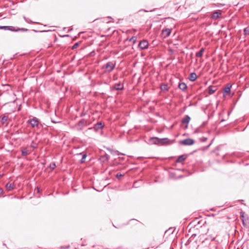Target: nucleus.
Wrapping results in <instances>:
<instances>
[{"mask_svg": "<svg viewBox=\"0 0 249 249\" xmlns=\"http://www.w3.org/2000/svg\"><path fill=\"white\" fill-rule=\"evenodd\" d=\"M115 67V63L113 62H108L104 66H103V68L105 69V71L106 72L109 73L114 69Z\"/></svg>", "mask_w": 249, "mask_h": 249, "instance_id": "nucleus-1", "label": "nucleus"}, {"mask_svg": "<svg viewBox=\"0 0 249 249\" xmlns=\"http://www.w3.org/2000/svg\"><path fill=\"white\" fill-rule=\"evenodd\" d=\"M87 121L85 119H82L77 124H75L73 127L78 131H81L83 127L87 125Z\"/></svg>", "mask_w": 249, "mask_h": 249, "instance_id": "nucleus-2", "label": "nucleus"}, {"mask_svg": "<svg viewBox=\"0 0 249 249\" xmlns=\"http://www.w3.org/2000/svg\"><path fill=\"white\" fill-rule=\"evenodd\" d=\"M153 142L156 144L163 145L168 142L169 140L168 138L160 139L157 137L153 138Z\"/></svg>", "mask_w": 249, "mask_h": 249, "instance_id": "nucleus-3", "label": "nucleus"}, {"mask_svg": "<svg viewBox=\"0 0 249 249\" xmlns=\"http://www.w3.org/2000/svg\"><path fill=\"white\" fill-rule=\"evenodd\" d=\"M231 85L230 84H228L224 89L223 96L224 97H226L227 96H229V97H231L232 94H231Z\"/></svg>", "mask_w": 249, "mask_h": 249, "instance_id": "nucleus-4", "label": "nucleus"}, {"mask_svg": "<svg viewBox=\"0 0 249 249\" xmlns=\"http://www.w3.org/2000/svg\"><path fill=\"white\" fill-rule=\"evenodd\" d=\"M149 43L146 40H142L141 41L138 45V47L140 50H144L148 47Z\"/></svg>", "mask_w": 249, "mask_h": 249, "instance_id": "nucleus-5", "label": "nucleus"}, {"mask_svg": "<svg viewBox=\"0 0 249 249\" xmlns=\"http://www.w3.org/2000/svg\"><path fill=\"white\" fill-rule=\"evenodd\" d=\"M28 123H29L32 127H37L39 124V121L36 118H34L32 119H30L28 121Z\"/></svg>", "mask_w": 249, "mask_h": 249, "instance_id": "nucleus-6", "label": "nucleus"}, {"mask_svg": "<svg viewBox=\"0 0 249 249\" xmlns=\"http://www.w3.org/2000/svg\"><path fill=\"white\" fill-rule=\"evenodd\" d=\"M194 143V141L190 138L186 139L180 142V144L184 145H191Z\"/></svg>", "mask_w": 249, "mask_h": 249, "instance_id": "nucleus-7", "label": "nucleus"}, {"mask_svg": "<svg viewBox=\"0 0 249 249\" xmlns=\"http://www.w3.org/2000/svg\"><path fill=\"white\" fill-rule=\"evenodd\" d=\"M8 30L13 31V32H18L19 31H22L24 32H26L28 31L27 29L25 28H17L16 29L15 27L12 26H8Z\"/></svg>", "mask_w": 249, "mask_h": 249, "instance_id": "nucleus-8", "label": "nucleus"}, {"mask_svg": "<svg viewBox=\"0 0 249 249\" xmlns=\"http://www.w3.org/2000/svg\"><path fill=\"white\" fill-rule=\"evenodd\" d=\"M171 32V29L166 28L162 30V33L164 37H167L170 36Z\"/></svg>", "mask_w": 249, "mask_h": 249, "instance_id": "nucleus-9", "label": "nucleus"}, {"mask_svg": "<svg viewBox=\"0 0 249 249\" xmlns=\"http://www.w3.org/2000/svg\"><path fill=\"white\" fill-rule=\"evenodd\" d=\"M190 120V117L188 115H186L182 120V123L186 124V126H187Z\"/></svg>", "mask_w": 249, "mask_h": 249, "instance_id": "nucleus-10", "label": "nucleus"}, {"mask_svg": "<svg viewBox=\"0 0 249 249\" xmlns=\"http://www.w3.org/2000/svg\"><path fill=\"white\" fill-rule=\"evenodd\" d=\"M114 88L117 90H122L124 89V85L121 83L115 84L114 86Z\"/></svg>", "mask_w": 249, "mask_h": 249, "instance_id": "nucleus-11", "label": "nucleus"}, {"mask_svg": "<svg viewBox=\"0 0 249 249\" xmlns=\"http://www.w3.org/2000/svg\"><path fill=\"white\" fill-rule=\"evenodd\" d=\"M217 90V88L215 86H210L208 89V93L209 94H213Z\"/></svg>", "mask_w": 249, "mask_h": 249, "instance_id": "nucleus-12", "label": "nucleus"}, {"mask_svg": "<svg viewBox=\"0 0 249 249\" xmlns=\"http://www.w3.org/2000/svg\"><path fill=\"white\" fill-rule=\"evenodd\" d=\"M14 184L11 183H7L5 185V188L7 191H10L14 189Z\"/></svg>", "mask_w": 249, "mask_h": 249, "instance_id": "nucleus-13", "label": "nucleus"}, {"mask_svg": "<svg viewBox=\"0 0 249 249\" xmlns=\"http://www.w3.org/2000/svg\"><path fill=\"white\" fill-rule=\"evenodd\" d=\"M104 126V125L102 123V122H98L94 126V128L96 130H99L102 129Z\"/></svg>", "mask_w": 249, "mask_h": 249, "instance_id": "nucleus-14", "label": "nucleus"}, {"mask_svg": "<svg viewBox=\"0 0 249 249\" xmlns=\"http://www.w3.org/2000/svg\"><path fill=\"white\" fill-rule=\"evenodd\" d=\"M197 78V75L196 73L193 72L191 73L189 77V79L191 81H195Z\"/></svg>", "mask_w": 249, "mask_h": 249, "instance_id": "nucleus-15", "label": "nucleus"}, {"mask_svg": "<svg viewBox=\"0 0 249 249\" xmlns=\"http://www.w3.org/2000/svg\"><path fill=\"white\" fill-rule=\"evenodd\" d=\"M186 159V156L184 155H180L178 156V158L176 162H181L184 161Z\"/></svg>", "mask_w": 249, "mask_h": 249, "instance_id": "nucleus-16", "label": "nucleus"}, {"mask_svg": "<svg viewBox=\"0 0 249 249\" xmlns=\"http://www.w3.org/2000/svg\"><path fill=\"white\" fill-rule=\"evenodd\" d=\"M187 85L185 83H180L178 85V88L183 91H184L187 89Z\"/></svg>", "mask_w": 249, "mask_h": 249, "instance_id": "nucleus-17", "label": "nucleus"}, {"mask_svg": "<svg viewBox=\"0 0 249 249\" xmlns=\"http://www.w3.org/2000/svg\"><path fill=\"white\" fill-rule=\"evenodd\" d=\"M211 230L208 231V233L210 234L209 235L210 236V239H211L212 240H214L217 236L216 232H214V234H211Z\"/></svg>", "mask_w": 249, "mask_h": 249, "instance_id": "nucleus-18", "label": "nucleus"}, {"mask_svg": "<svg viewBox=\"0 0 249 249\" xmlns=\"http://www.w3.org/2000/svg\"><path fill=\"white\" fill-rule=\"evenodd\" d=\"M8 119V116L4 115L1 117L0 122L2 124H4L7 121Z\"/></svg>", "mask_w": 249, "mask_h": 249, "instance_id": "nucleus-19", "label": "nucleus"}, {"mask_svg": "<svg viewBox=\"0 0 249 249\" xmlns=\"http://www.w3.org/2000/svg\"><path fill=\"white\" fill-rule=\"evenodd\" d=\"M204 51V49L203 48H201L198 52L196 53V56L197 57H201L202 56Z\"/></svg>", "mask_w": 249, "mask_h": 249, "instance_id": "nucleus-20", "label": "nucleus"}, {"mask_svg": "<svg viewBox=\"0 0 249 249\" xmlns=\"http://www.w3.org/2000/svg\"><path fill=\"white\" fill-rule=\"evenodd\" d=\"M160 88L161 90L162 91H167L168 90V87L167 84H163L161 85Z\"/></svg>", "mask_w": 249, "mask_h": 249, "instance_id": "nucleus-21", "label": "nucleus"}, {"mask_svg": "<svg viewBox=\"0 0 249 249\" xmlns=\"http://www.w3.org/2000/svg\"><path fill=\"white\" fill-rule=\"evenodd\" d=\"M21 153H22V156H26L28 155L29 154V152L27 149H24L22 151Z\"/></svg>", "mask_w": 249, "mask_h": 249, "instance_id": "nucleus-22", "label": "nucleus"}, {"mask_svg": "<svg viewBox=\"0 0 249 249\" xmlns=\"http://www.w3.org/2000/svg\"><path fill=\"white\" fill-rule=\"evenodd\" d=\"M137 36H132L131 38H130L129 40V41H132L133 44H135L137 41Z\"/></svg>", "mask_w": 249, "mask_h": 249, "instance_id": "nucleus-23", "label": "nucleus"}, {"mask_svg": "<svg viewBox=\"0 0 249 249\" xmlns=\"http://www.w3.org/2000/svg\"><path fill=\"white\" fill-rule=\"evenodd\" d=\"M244 32L245 35H249V27L245 28L244 30Z\"/></svg>", "mask_w": 249, "mask_h": 249, "instance_id": "nucleus-24", "label": "nucleus"}, {"mask_svg": "<svg viewBox=\"0 0 249 249\" xmlns=\"http://www.w3.org/2000/svg\"><path fill=\"white\" fill-rule=\"evenodd\" d=\"M49 167L51 169H54L56 167V164L54 162H52L50 164Z\"/></svg>", "mask_w": 249, "mask_h": 249, "instance_id": "nucleus-25", "label": "nucleus"}, {"mask_svg": "<svg viewBox=\"0 0 249 249\" xmlns=\"http://www.w3.org/2000/svg\"><path fill=\"white\" fill-rule=\"evenodd\" d=\"M212 18L215 19L218 18V12H215L212 16Z\"/></svg>", "mask_w": 249, "mask_h": 249, "instance_id": "nucleus-26", "label": "nucleus"}, {"mask_svg": "<svg viewBox=\"0 0 249 249\" xmlns=\"http://www.w3.org/2000/svg\"><path fill=\"white\" fill-rule=\"evenodd\" d=\"M87 157V155L86 154H84L82 156V158L80 160V162L81 163H83L85 162V158Z\"/></svg>", "mask_w": 249, "mask_h": 249, "instance_id": "nucleus-27", "label": "nucleus"}, {"mask_svg": "<svg viewBox=\"0 0 249 249\" xmlns=\"http://www.w3.org/2000/svg\"><path fill=\"white\" fill-rule=\"evenodd\" d=\"M109 158V156L107 154H105L104 156H102V158L105 159V160L107 161L108 160Z\"/></svg>", "mask_w": 249, "mask_h": 249, "instance_id": "nucleus-28", "label": "nucleus"}, {"mask_svg": "<svg viewBox=\"0 0 249 249\" xmlns=\"http://www.w3.org/2000/svg\"><path fill=\"white\" fill-rule=\"evenodd\" d=\"M24 18L26 22H27V23H35V22H33L30 19H29L28 18H26L25 17H24Z\"/></svg>", "mask_w": 249, "mask_h": 249, "instance_id": "nucleus-29", "label": "nucleus"}, {"mask_svg": "<svg viewBox=\"0 0 249 249\" xmlns=\"http://www.w3.org/2000/svg\"><path fill=\"white\" fill-rule=\"evenodd\" d=\"M245 213L243 212H240V216L242 218H244V215ZM242 221L243 222V223L244 224L245 223V221H244V218H242Z\"/></svg>", "mask_w": 249, "mask_h": 249, "instance_id": "nucleus-30", "label": "nucleus"}, {"mask_svg": "<svg viewBox=\"0 0 249 249\" xmlns=\"http://www.w3.org/2000/svg\"><path fill=\"white\" fill-rule=\"evenodd\" d=\"M0 29H3L5 30H8V26H0Z\"/></svg>", "mask_w": 249, "mask_h": 249, "instance_id": "nucleus-31", "label": "nucleus"}, {"mask_svg": "<svg viewBox=\"0 0 249 249\" xmlns=\"http://www.w3.org/2000/svg\"><path fill=\"white\" fill-rule=\"evenodd\" d=\"M79 46L78 43H75L73 46L72 47V49H74L77 48V47Z\"/></svg>", "mask_w": 249, "mask_h": 249, "instance_id": "nucleus-32", "label": "nucleus"}, {"mask_svg": "<svg viewBox=\"0 0 249 249\" xmlns=\"http://www.w3.org/2000/svg\"><path fill=\"white\" fill-rule=\"evenodd\" d=\"M207 140V138L206 137H202L201 138H200V140L202 142H205Z\"/></svg>", "mask_w": 249, "mask_h": 249, "instance_id": "nucleus-33", "label": "nucleus"}, {"mask_svg": "<svg viewBox=\"0 0 249 249\" xmlns=\"http://www.w3.org/2000/svg\"><path fill=\"white\" fill-rule=\"evenodd\" d=\"M107 149H108V150H109V151L111 153H117V152H118V151H114L113 150H111V149H109V148H108Z\"/></svg>", "mask_w": 249, "mask_h": 249, "instance_id": "nucleus-34", "label": "nucleus"}, {"mask_svg": "<svg viewBox=\"0 0 249 249\" xmlns=\"http://www.w3.org/2000/svg\"><path fill=\"white\" fill-rule=\"evenodd\" d=\"M122 174H119V173H118V174L116 175V177H117V178H120V177H122Z\"/></svg>", "mask_w": 249, "mask_h": 249, "instance_id": "nucleus-35", "label": "nucleus"}, {"mask_svg": "<svg viewBox=\"0 0 249 249\" xmlns=\"http://www.w3.org/2000/svg\"><path fill=\"white\" fill-rule=\"evenodd\" d=\"M3 190L2 188H0V196L2 194Z\"/></svg>", "mask_w": 249, "mask_h": 249, "instance_id": "nucleus-36", "label": "nucleus"}, {"mask_svg": "<svg viewBox=\"0 0 249 249\" xmlns=\"http://www.w3.org/2000/svg\"><path fill=\"white\" fill-rule=\"evenodd\" d=\"M218 34H219V35H220V36H221V34H222V32H221V33H220V32L219 31Z\"/></svg>", "mask_w": 249, "mask_h": 249, "instance_id": "nucleus-37", "label": "nucleus"}, {"mask_svg": "<svg viewBox=\"0 0 249 249\" xmlns=\"http://www.w3.org/2000/svg\"><path fill=\"white\" fill-rule=\"evenodd\" d=\"M31 147H32L33 148H36V146H35V145H31Z\"/></svg>", "mask_w": 249, "mask_h": 249, "instance_id": "nucleus-38", "label": "nucleus"}, {"mask_svg": "<svg viewBox=\"0 0 249 249\" xmlns=\"http://www.w3.org/2000/svg\"><path fill=\"white\" fill-rule=\"evenodd\" d=\"M216 107H217V106H218V101L216 102Z\"/></svg>", "mask_w": 249, "mask_h": 249, "instance_id": "nucleus-39", "label": "nucleus"}, {"mask_svg": "<svg viewBox=\"0 0 249 249\" xmlns=\"http://www.w3.org/2000/svg\"><path fill=\"white\" fill-rule=\"evenodd\" d=\"M37 191L39 192V189L37 187Z\"/></svg>", "mask_w": 249, "mask_h": 249, "instance_id": "nucleus-40", "label": "nucleus"}, {"mask_svg": "<svg viewBox=\"0 0 249 249\" xmlns=\"http://www.w3.org/2000/svg\"><path fill=\"white\" fill-rule=\"evenodd\" d=\"M212 142H213V141ZM212 142H211V143L209 145H208V146H210V145L212 143Z\"/></svg>", "mask_w": 249, "mask_h": 249, "instance_id": "nucleus-41", "label": "nucleus"}, {"mask_svg": "<svg viewBox=\"0 0 249 249\" xmlns=\"http://www.w3.org/2000/svg\"><path fill=\"white\" fill-rule=\"evenodd\" d=\"M219 16L221 14L219 12L218 13Z\"/></svg>", "mask_w": 249, "mask_h": 249, "instance_id": "nucleus-42", "label": "nucleus"}]
</instances>
